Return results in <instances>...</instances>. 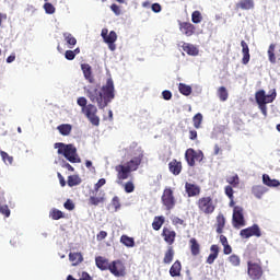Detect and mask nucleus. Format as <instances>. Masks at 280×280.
<instances>
[{
	"label": "nucleus",
	"mask_w": 280,
	"mask_h": 280,
	"mask_svg": "<svg viewBox=\"0 0 280 280\" xmlns=\"http://www.w3.org/2000/svg\"><path fill=\"white\" fill-rule=\"evenodd\" d=\"M85 93L92 104H97V107L102 110L115 100V82L109 78L101 90L88 89Z\"/></svg>",
	"instance_id": "obj_1"
},
{
	"label": "nucleus",
	"mask_w": 280,
	"mask_h": 280,
	"mask_svg": "<svg viewBox=\"0 0 280 280\" xmlns=\"http://www.w3.org/2000/svg\"><path fill=\"white\" fill-rule=\"evenodd\" d=\"M78 106H81L82 113L89 119L92 126H100V117L97 115V106L88 104L86 97L81 96L77 100Z\"/></svg>",
	"instance_id": "obj_4"
},
{
	"label": "nucleus",
	"mask_w": 280,
	"mask_h": 280,
	"mask_svg": "<svg viewBox=\"0 0 280 280\" xmlns=\"http://www.w3.org/2000/svg\"><path fill=\"white\" fill-rule=\"evenodd\" d=\"M180 270H183V265L180 260H176L170 268L171 277H180Z\"/></svg>",
	"instance_id": "obj_23"
},
{
	"label": "nucleus",
	"mask_w": 280,
	"mask_h": 280,
	"mask_svg": "<svg viewBox=\"0 0 280 280\" xmlns=\"http://www.w3.org/2000/svg\"><path fill=\"white\" fill-rule=\"evenodd\" d=\"M65 58L66 60H75V55L73 50H66Z\"/></svg>",
	"instance_id": "obj_52"
},
{
	"label": "nucleus",
	"mask_w": 280,
	"mask_h": 280,
	"mask_svg": "<svg viewBox=\"0 0 280 280\" xmlns=\"http://www.w3.org/2000/svg\"><path fill=\"white\" fill-rule=\"evenodd\" d=\"M220 242L222 244V246H226L229 244V240L226 238V236L224 235H220Z\"/></svg>",
	"instance_id": "obj_62"
},
{
	"label": "nucleus",
	"mask_w": 280,
	"mask_h": 280,
	"mask_svg": "<svg viewBox=\"0 0 280 280\" xmlns=\"http://www.w3.org/2000/svg\"><path fill=\"white\" fill-rule=\"evenodd\" d=\"M14 60H16V55H15V54H11V55L7 58V62H8V63L14 62Z\"/></svg>",
	"instance_id": "obj_63"
},
{
	"label": "nucleus",
	"mask_w": 280,
	"mask_h": 280,
	"mask_svg": "<svg viewBox=\"0 0 280 280\" xmlns=\"http://www.w3.org/2000/svg\"><path fill=\"white\" fill-rule=\"evenodd\" d=\"M210 250L214 255H219L220 254V247L218 245H211Z\"/></svg>",
	"instance_id": "obj_60"
},
{
	"label": "nucleus",
	"mask_w": 280,
	"mask_h": 280,
	"mask_svg": "<svg viewBox=\"0 0 280 280\" xmlns=\"http://www.w3.org/2000/svg\"><path fill=\"white\" fill-rule=\"evenodd\" d=\"M275 49H277V44H270L269 48H268V51H267L269 62H271V65L277 63V56L275 55Z\"/></svg>",
	"instance_id": "obj_31"
},
{
	"label": "nucleus",
	"mask_w": 280,
	"mask_h": 280,
	"mask_svg": "<svg viewBox=\"0 0 280 280\" xmlns=\"http://www.w3.org/2000/svg\"><path fill=\"white\" fill-rule=\"evenodd\" d=\"M192 124L195 128H200L202 126V114L198 113L192 117Z\"/></svg>",
	"instance_id": "obj_41"
},
{
	"label": "nucleus",
	"mask_w": 280,
	"mask_h": 280,
	"mask_svg": "<svg viewBox=\"0 0 280 280\" xmlns=\"http://www.w3.org/2000/svg\"><path fill=\"white\" fill-rule=\"evenodd\" d=\"M104 185H106V178L98 179V182L94 185V191H100Z\"/></svg>",
	"instance_id": "obj_50"
},
{
	"label": "nucleus",
	"mask_w": 280,
	"mask_h": 280,
	"mask_svg": "<svg viewBox=\"0 0 280 280\" xmlns=\"http://www.w3.org/2000/svg\"><path fill=\"white\" fill-rule=\"evenodd\" d=\"M223 253L224 255H231V253H233V248L231 247V245H223Z\"/></svg>",
	"instance_id": "obj_57"
},
{
	"label": "nucleus",
	"mask_w": 280,
	"mask_h": 280,
	"mask_svg": "<svg viewBox=\"0 0 280 280\" xmlns=\"http://www.w3.org/2000/svg\"><path fill=\"white\" fill-rule=\"evenodd\" d=\"M255 100L258 105V108L261 110L265 117L268 116V107L266 104H272L277 100V90L272 89L266 95V91L259 90L255 93Z\"/></svg>",
	"instance_id": "obj_3"
},
{
	"label": "nucleus",
	"mask_w": 280,
	"mask_h": 280,
	"mask_svg": "<svg viewBox=\"0 0 280 280\" xmlns=\"http://www.w3.org/2000/svg\"><path fill=\"white\" fill-rule=\"evenodd\" d=\"M199 213L203 215H211L215 212V202L211 197H201L196 201Z\"/></svg>",
	"instance_id": "obj_6"
},
{
	"label": "nucleus",
	"mask_w": 280,
	"mask_h": 280,
	"mask_svg": "<svg viewBox=\"0 0 280 280\" xmlns=\"http://www.w3.org/2000/svg\"><path fill=\"white\" fill-rule=\"evenodd\" d=\"M226 183H229L230 187H240V175L234 173L233 175L226 177Z\"/></svg>",
	"instance_id": "obj_34"
},
{
	"label": "nucleus",
	"mask_w": 280,
	"mask_h": 280,
	"mask_svg": "<svg viewBox=\"0 0 280 280\" xmlns=\"http://www.w3.org/2000/svg\"><path fill=\"white\" fill-rule=\"evenodd\" d=\"M189 139H190V141H196V139H198V131L190 130L189 131Z\"/></svg>",
	"instance_id": "obj_58"
},
{
	"label": "nucleus",
	"mask_w": 280,
	"mask_h": 280,
	"mask_svg": "<svg viewBox=\"0 0 280 280\" xmlns=\"http://www.w3.org/2000/svg\"><path fill=\"white\" fill-rule=\"evenodd\" d=\"M106 237H108V233H107L106 231H101V232L96 235L97 242H102L103 240H106Z\"/></svg>",
	"instance_id": "obj_54"
},
{
	"label": "nucleus",
	"mask_w": 280,
	"mask_h": 280,
	"mask_svg": "<svg viewBox=\"0 0 280 280\" xmlns=\"http://www.w3.org/2000/svg\"><path fill=\"white\" fill-rule=\"evenodd\" d=\"M241 47H242V65H248L250 62V48H248V44L244 40L241 42Z\"/></svg>",
	"instance_id": "obj_18"
},
{
	"label": "nucleus",
	"mask_w": 280,
	"mask_h": 280,
	"mask_svg": "<svg viewBox=\"0 0 280 280\" xmlns=\"http://www.w3.org/2000/svg\"><path fill=\"white\" fill-rule=\"evenodd\" d=\"M228 259H229L230 264L234 267H237V266H240V264H242V259L240 258V256H237L235 254L231 255Z\"/></svg>",
	"instance_id": "obj_44"
},
{
	"label": "nucleus",
	"mask_w": 280,
	"mask_h": 280,
	"mask_svg": "<svg viewBox=\"0 0 280 280\" xmlns=\"http://www.w3.org/2000/svg\"><path fill=\"white\" fill-rule=\"evenodd\" d=\"M174 247L168 246L167 250L164 254L163 264H171L174 261Z\"/></svg>",
	"instance_id": "obj_32"
},
{
	"label": "nucleus",
	"mask_w": 280,
	"mask_h": 280,
	"mask_svg": "<svg viewBox=\"0 0 280 280\" xmlns=\"http://www.w3.org/2000/svg\"><path fill=\"white\" fill-rule=\"evenodd\" d=\"M81 70L83 72V75L90 84H93L95 82V77H93V68H91V65L89 63H82Z\"/></svg>",
	"instance_id": "obj_17"
},
{
	"label": "nucleus",
	"mask_w": 280,
	"mask_h": 280,
	"mask_svg": "<svg viewBox=\"0 0 280 280\" xmlns=\"http://www.w3.org/2000/svg\"><path fill=\"white\" fill-rule=\"evenodd\" d=\"M173 222L175 224H180V225L185 224V221L178 217L174 218Z\"/></svg>",
	"instance_id": "obj_64"
},
{
	"label": "nucleus",
	"mask_w": 280,
	"mask_h": 280,
	"mask_svg": "<svg viewBox=\"0 0 280 280\" xmlns=\"http://www.w3.org/2000/svg\"><path fill=\"white\" fill-rule=\"evenodd\" d=\"M215 226H217V233L219 235H222V233H224V226H226V218H224V214L219 213L217 215Z\"/></svg>",
	"instance_id": "obj_20"
},
{
	"label": "nucleus",
	"mask_w": 280,
	"mask_h": 280,
	"mask_svg": "<svg viewBox=\"0 0 280 280\" xmlns=\"http://www.w3.org/2000/svg\"><path fill=\"white\" fill-rule=\"evenodd\" d=\"M178 91L182 95H185L186 97H188V95H191L192 89L190 88V85H187L185 83H179Z\"/></svg>",
	"instance_id": "obj_36"
},
{
	"label": "nucleus",
	"mask_w": 280,
	"mask_h": 280,
	"mask_svg": "<svg viewBox=\"0 0 280 280\" xmlns=\"http://www.w3.org/2000/svg\"><path fill=\"white\" fill-rule=\"evenodd\" d=\"M0 213L2 215H4V218H10L11 211H10V208L8 207V205L0 206Z\"/></svg>",
	"instance_id": "obj_48"
},
{
	"label": "nucleus",
	"mask_w": 280,
	"mask_h": 280,
	"mask_svg": "<svg viewBox=\"0 0 280 280\" xmlns=\"http://www.w3.org/2000/svg\"><path fill=\"white\" fill-rule=\"evenodd\" d=\"M141 163H143V153L132 158L126 164L116 165L115 172L117 174V184L121 185L124 180H128L130 174H132V172H137Z\"/></svg>",
	"instance_id": "obj_2"
},
{
	"label": "nucleus",
	"mask_w": 280,
	"mask_h": 280,
	"mask_svg": "<svg viewBox=\"0 0 280 280\" xmlns=\"http://www.w3.org/2000/svg\"><path fill=\"white\" fill-rule=\"evenodd\" d=\"M191 21L195 24L202 23V13L200 11H194L191 13Z\"/></svg>",
	"instance_id": "obj_42"
},
{
	"label": "nucleus",
	"mask_w": 280,
	"mask_h": 280,
	"mask_svg": "<svg viewBox=\"0 0 280 280\" xmlns=\"http://www.w3.org/2000/svg\"><path fill=\"white\" fill-rule=\"evenodd\" d=\"M234 191H233V186H225V195L228 196V198L230 200H233L234 199V196H233Z\"/></svg>",
	"instance_id": "obj_51"
},
{
	"label": "nucleus",
	"mask_w": 280,
	"mask_h": 280,
	"mask_svg": "<svg viewBox=\"0 0 280 280\" xmlns=\"http://www.w3.org/2000/svg\"><path fill=\"white\" fill-rule=\"evenodd\" d=\"M162 205L167 209V211H172L174 207H176V198H174V190L171 187L165 188L162 195Z\"/></svg>",
	"instance_id": "obj_7"
},
{
	"label": "nucleus",
	"mask_w": 280,
	"mask_h": 280,
	"mask_svg": "<svg viewBox=\"0 0 280 280\" xmlns=\"http://www.w3.org/2000/svg\"><path fill=\"white\" fill-rule=\"evenodd\" d=\"M151 8H152V11L155 13L161 12V4L159 3H153Z\"/></svg>",
	"instance_id": "obj_61"
},
{
	"label": "nucleus",
	"mask_w": 280,
	"mask_h": 280,
	"mask_svg": "<svg viewBox=\"0 0 280 280\" xmlns=\"http://www.w3.org/2000/svg\"><path fill=\"white\" fill-rule=\"evenodd\" d=\"M163 100L170 101L172 100V92L170 90H165L162 92Z\"/></svg>",
	"instance_id": "obj_55"
},
{
	"label": "nucleus",
	"mask_w": 280,
	"mask_h": 280,
	"mask_svg": "<svg viewBox=\"0 0 280 280\" xmlns=\"http://www.w3.org/2000/svg\"><path fill=\"white\" fill-rule=\"evenodd\" d=\"M255 8V1L241 0L236 4V10H253Z\"/></svg>",
	"instance_id": "obj_21"
},
{
	"label": "nucleus",
	"mask_w": 280,
	"mask_h": 280,
	"mask_svg": "<svg viewBox=\"0 0 280 280\" xmlns=\"http://www.w3.org/2000/svg\"><path fill=\"white\" fill-rule=\"evenodd\" d=\"M240 235L243 240H248V237H261V230L259 225L254 224L253 226L241 230Z\"/></svg>",
	"instance_id": "obj_12"
},
{
	"label": "nucleus",
	"mask_w": 280,
	"mask_h": 280,
	"mask_svg": "<svg viewBox=\"0 0 280 280\" xmlns=\"http://www.w3.org/2000/svg\"><path fill=\"white\" fill-rule=\"evenodd\" d=\"M104 202V197H90L89 199V205L92 207H97L98 205H103Z\"/></svg>",
	"instance_id": "obj_39"
},
{
	"label": "nucleus",
	"mask_w": 280,
	"mask_h": 280,
	"mask_svg": "<svg viewBox=\"0 0 280 280\" xmlns=\"http://www.w3.org/2000/svg\"><path fill=\"white\" fill-rule=\"evenodd\" d=\"M0 155L4 163H8L9 165H12V163H14V158L12 155L8 154V152L1 151Z\"/></svg>",
	"instance_id": "obj_40"
},
{
	"label": "nucleus",
	"mask_w": 280,
	"mask_h": 280,
	"mask_svg": "<svg viewBox=\"0 0 280 280\" xmlns=\"http://www.w3.org/2000/svg\"><path fill=\"white\" fill-rule=\"evenodd\" d=\"M120 244H122L127 248H135V238L130 237V236H128L126 234H122L120 236Z\"/></svg>",
	"instance_id": "obj_29"
},
{
	"label": "nucleus",
	"mask_w": 280,
	"mask_h": 280,
	"mask_svg": "<svg viewBox=\"0 0 280 280\" xmlns=\"http://www.w3.org/2000/svg\"><path fill=\"white\" fill-rule=\"evenodd\" d=\"M82 183V179L78 175H70L68 176V186L75 187Z\"/></svg>",
	"instance_id": "obj_38"
},
{
	"label": "nucleus",
	"mask_w": 280,
	"mask_h": 280,
	"mask_svg": "<svg viewBox=\"0 0 280 280\" xmlns=\"http://www.w3.org/2000/svg\"><path fill=\"white\" fill-rule=\"evenodd\" d=\"M63 207L67 209V211H73V209H75V203H73L71 199H67V201L63 203Z\"/></svg>",
	"instance_id": "obj_49"
},
{
	"label": "nucleus",
	"mask_w": 280,
	"mask_h": 280,
	"mask_svg": "<svg viewBox=\"0 0 280 280\" xmlns=\"http://www.w3.org/2000/svg\"><path fill=\"white\" fill-rule=\"evenodd\" d=\"M232 222L234 229L246 226V221L244 220V208L240 206L234 207Z\"/></svg>",
	"instance_id": "obj_9"
},
{
	"label": "nucleus",
	"mask_w": 280,
	"mask_h": 280,
	"mask_svg": "<svg viewBox=\"0 0 280 280\" xmlns=\"http://www.w3.org/2000/svg\"><path fill=\"white\" fill-rule=\"evenodd\" d=\"M109 272L114 275V277H126V265L120 259L113 260L109 264Z\"/></svg>",
	"instance_id": "obj_10"
},
{
	"label": "nucleus",
	"mask_w": 280,
	"mask_h": 280,
	"mask_svg": "<svg viewBox=\"0 0 280 280\" xmlns=\"http://www.w3.org/2000/svg\"><path fill=\"white\" fill-rule=\"evenodd\" d=\"M168 170L173 176L180 175V172H183V162L174 159L168 163Z\"/></svg>",
	"instance_id": "obj_16"
},
{
	"label": "nucleus",
	"mask_w": 280,
	"mask_h": 280,
	"mask_svg": "<svg viewBox=\"0 0 280 280\" xmlns=\"http://www.w3.org/2000/svg\"><path fill=\"white\" fill-rule=\"evenodd\" d=\"M124 190L126 194H132V191H135V182L128 180L125 183Z\"/></svg>",
	"instance_id": "obj_45"
},
{
	"label": "nucleus",
	"mask_w": 280,
	"mask_h": 280,
	"mask_svg": "<svg viewBox=\"0 0 280 280\" xmlns=\"http://www.w3.org/2000/svg\"><path fill=\"white\" fill-rule=\"evenodd\" d=\"M110 205L114 208V211H118L121 209V201L117 196L113 197Z\"/></svg>",
	"instance_id": "obj_46"
},
{
	"label": "nucleus",
	"mask_w": 280,
	"mask_h": 280,
	"mask_svg": "<svg viewBox=\"0 0 280 280\" xmlns=\"http://www.w3.org/2000/svg\"><path fill=\"white\" fill-rule=\"evenodd\" d=\"M57 176L59 178V183H60L61 187H66L67 182L65 180V177L62 176V174L57 173Z\"/></svg>",
	"instance_id": "obj_59"
},
{
	"label": "nucleus",
	"mask_w": 280,
	"mask_h": 280,
	"mask_svg": "<svg viewBox=\"0 0 280 280\" xmlns=\"http://www.w3.org/2000/svg\"><path fill=\"white\" fill-rule=\"evenodd\" d=\"M95 264L100 268V270H109L110 268V262H108V259L97 256L95 258Z\"/></svg>",
	"instance_id": "obj_22"
},
{
	"label": "nucleus",
	"mask_w": 280,
	"mask_h": 280,
	"mask_svg": "<svg viewBox=\"0 0 280 280\" xmlns=\"http://www.w3.org/2000/svg\"><path fill=\"white\" fill-rule=\"evenodd\" d=\"M69 259L72 262V266H80L84 261V257L82 253H70Z\"/></svg>",
	"instance_id": "obj_24"
},
{
	"label": "nucleus",
	"mask_w": 280,
	"mask_h": 280,
	"mask_svg": "<svg viewBox=\"0 0 280 280\" xmlns=\"http://www.w3.org/2000/svg\"><path fill=\"white\" fill-rule=\"evenodd\" d=\"M218 97L220 102H226L229 100V91H226V88L220 86L218 89Z\"/></svg>",
	"instance_id": "obj_37"
},
{
	"label": "nucleus",
	"mask_w": 280,
	"mask_h": 280,
	"mask_svg": "<svg viewBox=\"0 0 280 280\" xmlns=\"http://www.w3.org/2000/svg\"><path fill=\"white\" fill-rule=\"evenodd\" d=\"M262 183L264 185H267V187H279L280 182L278 179L270 178V175L264 174L262 175Z\"/></svg>",
	"instance_id": "obj_27"
},
{
	"label": "nucleus",
	"mask_w": 280,
	"mask_h": 280,
	"mask_svg": "<svg viewBox=\"0 0 280 280\" xmlns=\"http://www.w3.org/2000/svg\"><path fill=\"white\" fill-rule=\"evenodd\" d=\"M183 51H186L188 56H198V48L189 43H184L182 46Z\"/></svg>",
	"instance_id": "obj_26"
},
{
	"label": "nucleus",
	"mask_w": 280,
	"mask_h": 280,
	"mask_svg": "<svg viewBox=\"0 0 280 280\" xmlns=\"http://www.w3.org/2000/svg\"><path fill=\"white\" fill-rule=\"evenodd\" d=\"M50 217H51V220H60V219L65 218V213H62V211H60L58 209H52L50 211Z\"/></svg>",
	"instance_id": "obj_43"
},
{
	"label": "nucleus",
	"mask_w": 280,
	"mask_h": 280,
	"mask_svg": "<svg viewBox=\"0 0 280 280\" xmlns=\"http://www.w3.org/2000/svg\"><path fill=\"white\" fill-rule=\"evenodd\" d=\"M58 154H61L69 163H82V159L78 155V149L73 144H65L62 142L55 143Z\"/></svg>",
	"instance_id": "obj_5"
},
{
	"label": "nucleus",
	"mask_w": 280,
	"mask_h": 280,
	"mask_svg": "<svg viewBox=\"0 0 280 280\" xmlns=\"http://www.w3.org/2000/svg\"><path fill=\"white\" fill-rule=\"evenodd\" d=\"M179 31L184 33L185 36H194V34H196V25L191 24V22H180Z\"/></svg>",
	"instance_id": "obj_14"
},
{
	"label": "nucleus",
	"mask_w": 280,
	"mask_h": 280,
	"mask_svg": "<svg viewBox=\"0 0 280 280\" xmlns=\"http://www.w3.org/2000/svg\"><path fill=\"white\" fill-rule=\"evenodd\" d=\"M189 245H190V252L194 257H197V255H200V244L198 243V240L196 238H190L189 240Z\"/></svg>",
	"instance_id": "obj_25"
},
{
	"label": "nucleus",
	"mask_w": 280,
	"mask_h": 280,
	"mask_svg": "<svg viewBox=\"0 0 280 280\" xmlns=\"http://www.w3.org/2000/svg\"><path fill=\"white\" fill-rule=\"evenodd\" d=\"M266 191H267V189L262 185H256V186H253V188H252V194L256 198H261V196H264V194H266Z\"/></svg>",
	"instance_id": "obj_35"
},
{
	"label": "nucleus",
	"mask_w": 280,
	"mask_h": 280,
	"mask_svg": "<svg viewBox=\"0 0 280 280\" xmlns=\"http://www.w3.org/2000/svg\"><path fill=\"white\" fill-rule=\"evenodd\" d=\"M72 129L73 127L69 124L59 125L57 127V130H59L60 135H62L63 137H69V135H71Z\"/></svg>",
	"instance_id": "obj_33"
},
{
	"label": "nucleus",
	"mask_w": 280,
	"mask_h": 280,
	"mask_svg": "<svg viewBox=\"0 0 280 280\" xmlns=\"http://www.w3.org/2000/svg\"><path fill=\"white\" fill-rule=\"evenodd\" d=\"M215 259H218V254H210L207 258V264H213V261H215Z\"/></svg>",
	"instance_id": "obj_56"
},
{
	"label": "nucleus",
	"mask_w": 280,
	"mask_h": 280,
	"mask_svg": "<svg viewBox=\"0 0 280 280\" xmlns=\"http://www.w3.org/2000/svg\"><path fill=\"white\" fill-rule=\"evenodd\" d=\"M63 38L70 49H73L78 45V39L71 33H63Z\"/></svg>",
	"instance_id": "obj_28"
},
{
	"label": "nucleus",
	"mask_w": 280,
	"mask_h": 280,
	"mask_svg": "<svg viewBox=\"0 0 280 280\" xmlns=\"http://www.w3.org/2000/svg\"><path fill=\"white\" fill-rule=\"evenodd\" d=\"M110 10L112 12H114V14H116V16H119V14H121V9H119V5H117L116 3H113L110 5Z\"/></svg>",
	"instance_id": "obj_53"
},
{
	"label": "nucleus",
	"mask_w": 280,
	"mask_h": 280,
	"mask_svg": "<svg viewBox=\"0 0 280 280\" xmlns=\"http://www.w3.org/2000/svg\"><path fill=\"white\" fill-rule=\"evenodd\" d=\"M185 191L188 198H196V196L200 194L201 189H200V186L186 182Z\"/></svg>",
	"instance_id": "obj_15"
},
{
	"label": "nucleus",
	"mask_w": 280,
	"mask_h": 280,
	"mask_svg": "<svg viewBox=\"0 0 280 280\" xmlns=\"http://www.w3.org/2000/svg\"><path fill=\"white\" fill-rule=\"evenodd\" d=\"M185 159L190 167H194L196 165V161H202L205 159V154L202 152H196L194 149H188L185 152Z\"/></svg>",
	"instance_id": "obj_11"
},
{
	"label": "nucleus",
	"mask_w": 280,
	"mask_h": 280,
	"mask_svg": "<svg viewBox=\"0 0 280 280\" xmlns=\"http://www.w3.org/2000/svg\"><path fill=\"white\" fill-rule=\"evenodd\" d=\"M101 36L105 40V43H116L117 42V33L115 31H110L108 34V30L103 28Z\"/></svg>",
	"instance_id": "obj_19"
},
{
	"label": "nucleus",
	"mask_w": 280,
	"mask_h": 280,
	"mask_svg": "<svg viewBox=\"0 0 280 280\" xmlns=\"http://www.w3.org/2000/svg\"><path fill=\"white\" fill-rule=\"evenodd\" d=\"M162 237L168 246H172L174 242H176V231L170 229V228H163L162 230Z\"/></svg>",
	"instance_id": "obj_13"
},
{
	"label": "nucleus",
	"mask_w": 280,
	"mask_h": 280,
	"mask_svg": "<svg viewBox=\"0 0 280 280\" xmlns=\"http://www.w3.org/2000/svg\"><path fill=\"white\" fill-rule=\"evenodd\" d=\"M44 10L46 12V14H55L56 13V7H54V4L46 2L44 4Z\"/></svg>",
	"instance_id": "obj_47"
},
{
	"label": "nucleus",
	"mask_w": 280,
	"mask_h": 280,
	"mask_svg": "<svg viewBox=\"0 0 280 280\" xmlns=\"http://www.w3.org/2000/svg\"><path fill=\"white\" fill-rule=\"evenodd\" d=\"M163 224H165V217L163 215L154 217L152 222L153 231H161V226H163Z\"/></svg>",
	"instance_id": "obj_30"
},
{
	"label": "nucleus",
	"mask_w": 280,
	"mask_h": 280,
	"mask_svg": "<svg viewBox=\"0 0 280 280\" xmlns=\"http://www.w3.org/2000/svg\"><path fill=\"white\" fill-rule=\"evenodd\" d=\"M247 273L252 280H259L264 277V268H261V265L257 262L248 261Z\"/></svg>",
	"instance_id": "obj_8"
}]
</instances>
